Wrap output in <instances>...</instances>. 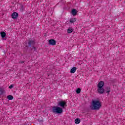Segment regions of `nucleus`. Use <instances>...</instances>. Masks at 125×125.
I'll return each mask as SVG.
<instances>
[{
	"mask_svg": "<svg viewBox=\"0 0 125 125\" xmlns=\"http://www.w3.org/2000/svg\"><path fill=\"white\" fill-rule=\"evenodd\" d=\"M67 33H68L69 34H71V33H73V28L71 27H70L69 28H68V29L67 30Z\"/></svg>",
	"mask_w": 125,
	"mask_h": 125,
	"instance_id": "nucleus-10",
	"label": "nucleus"
},
{
	"mask_svg": "<svg viewBox=\"0 0 125 125\" xmlns=\"http://www.w3.org/2000/svg\"><path fill=\"white\" fill-rule=\"evenodd\" d=\"M76 92H77V93H78V94L81 93V88H78L76 90Z\"/></svg>",
	"mask_w": 125,
	"mask_h": 125,
	"instance_id": "nucleus-17",
	"label": "nucleus"
},
{
	"mask_svg": "<svg viewBox=\"0 0 125 125\" xmlns=\"http://www.w3.org/2000/svg\"><path fill=\"white\" fill-rule=\"evenodd\" d=\"M90 108L92 110H99L101 108V102L98 100L92 101Z\"/></svg>",
	"mask_w": 125,
	"mask_h": 125,
	"instance_id": "nucleus-1",
	"label": "nucleus"
},
{
	"mask_svg": "<svg viewBox=\"0 0 125 125\" xmlns=\"http://www.w3.org/2000/svg\"><path fill=\"white\" fill-rule=\"evenodd\" d=\"M53 113L55 114H61L63 112V109L58 106H54L52 108Z\"/></svg>",
	"mask_w": 125,
	"mask_h": 125,
	"instance_id": "nucleus-3",
	"label": "nucleus"
},
{
	"mask_svg": "<svg viewBox=\"0 0 125 125\" xmlns=\"http://www.w3.org/2000/svg\"><path fill=\"white\" fill-rule=\"evenodd\" d=\"M7 98L8 100H12L13 99V96L12 95H8L7 96Z\"/></svg>",
	"mask_w": 125,
	"mask_h": 125,
	"instance_id": "nucleus-12",
	"label": "nucleus"
},
{
	"mask_svg": "<svg viewBox=\"0 0 125 125\" xmlns=\"http://www.w3.org/2000/svg\"><path fill=\"white\" fill-rule=\"evenodd\" d=\"M0 35H1V38H4L5 36H6V34H5L4 32H0Z\"/></svg>",
	"mask_w": 125,
	"mask_h": 125,
	"instance_id": "nucleus-11",
	"label": "nucleus"
},
{
	"mask_svg": "<svg viewBox=\"0 0 125 125\" xmlns=\"http://www.w3.org/2000/svg\"><path fill=\"white\" fill-rule=\"evenodd\" d=\"M76 18H72L70 21V23H74V22H76Z\"/></svg>",
	"mask_w": 125,
	"mask_h": 125,
	"instance_id": "nucleus-13",
	"label": "nucleus"
},
{
	"mask_svg": "<svg viewBox=\"0 0 125 125\" xmlns=\"http://www.w3.org/2000/svg\"><path fill=\"white\" fill-rule=\"evenodd\" d=\"M76 71H77V67H73L70 69V73L71 74H74L76 72Z\"/></svg>",
	"mask_w": 125,
	"mask_h": 125,
	"instance_id": "nucleus-8",
	"label": "nucleus"
},
{
	"mask_svg": "<svg viewBox=\"0 0 125 125\" xmlns=\"http://www.w3.org/2000/svg\"><path fill=\"white\" fill-rule=\"evenodd\" d=\"M11 16L12 19H16L18 17V14L16 12H14L12 14Z\"/></svg>",
	"mask_w": 125,
	"mask_h": 125,
	"instance_id": "nucleus-6",
	"label": "nucleus"
},
{
	"mask_svg": "<svg viewBox=\"0 0 125 125\" xmlns=\"http://www.w3.org/2000/svg\"><path fill=\"white\" fill-rule=\"evenodd\" d=\"M12 87H13V85H12V84L9 86V88H10V89H11V88H12Z\"/></svg>",
	"mask_w": 125,
	"mask_h": 125,
	"instance_id": "nucleus-18",
	"label": "nucleus"
},
{
	"mask_svg": "<svg viewBox=\"0 0 125 125\" xmlns=\"http://www.w3.org/2000/svg\"><path fill=\"white\" fill-rule=\"evenodd\" d=\"M104 84H105V83L103 81H101L99 82L97 85V91L98 93H100V94H102V93H104V91H105V90L104 88H103V86H104Z\"/></svg>",
	"mask_w": 125,
	"mask_h": 125,
	"instance_id": "nucleus-2",
	"label": "nucleus"
},
{
	"mask_svg": "<svg viewBox=\"0 0 125 125\" xmlns=\"http://www.w3.org/2000/svg\"><path fill=\"white\" fill-rule=\"evenodd\" d=\"M77 13H78V11L75 9H73L71 11V14L73 16H75V15H77Z\"/></svg>",
	"mask_w": 125,
	"mask_h": 125,
	"instance_id": "nucleus-7",
	"label": "nucleus"
},
{
	"mask_svg": "<svg viewBox=\"0 0 125 125\" xmlns=\"http://www.w3.org/2000/svg\"><path fill=\"white\" fill-rule=\"evenodd\" d=\"M58 105L62 108H64L66 105V102L65 101H60L58 102Z\"/></svg>",
	"mask_w": 125,
	"mask_h": 125,
	"instance_id": "nucleus-4",
	"label": "nucleus"
},
{
	"mask_svg": "<svg viewBox=\"0 0 125 125\" xmlns=\"http://www.w3.org/2000/svg\"><path fill=\"white\" fill-rule=\"evenodd\" d=\"M105 91H106V93H110V87H107L106 88Z\"/></svg>",
	"mask_w": 125,
	"mask_h": 125,
	"instance_id": "nucleus-14",
	"label": "nucleus"
},
{
	"mask_svg": "<svg viewBox=\"0 0 125 125\" xmlns=\"http://www.w3.org/2000/svg\"><path fill=\"white\" fill-rule=\"evenodd\" d=\"M75 123L76 125H79L81 123V119L80 118L76 119L75 120Z\"/></svg>",
	"mask_w": 125,
	"mask_h": 125,
	"instance_id": "nucleus-9",
	"label": "nucleus"
},
{
	"mask_svg": "<svg viewBox=\"0 0 125 125\" xmlns=\"http://www.w3.org/2000/svg\"><path fill=\"white\" fill-rule=\"evenodd\" d=\"M35 43V42L33 41H30L28 43L29 45H32V44H34Z\"/></svg>",
	"mask_w": 125,
	"mask_h": 125,
	"instance_id": "nucleus-16",
	"label": "nucleus"
},
{
	"mask_svg": "<svg viewBox=\"0 0 125 125\" xmlns=\"http://www.w3.org/2000/svg\"><path fill=\"white\" fill-rule=\"evenodd\" d=\"M49 44L50 45H55L56 44V41L53 39H51L49 40Z\"/></svg>",
	"mask_w": 125,
	"mask_h": 125,
	"instance_id": "nucleus-5",
	"label": "nucleus"
},
{
	"mask_svg": "<svg viewBox=\"0 0 125 125\" xmlns=\"http://www.w3.org/2000/svg\"><path fill=\"white\" fill-rule=\"evenodd\" d=\"M4 91V89L2 88H0V95H1V94H2Z\"/></svg>",
	"mask_w": 125,
	"mask_h": 125,
	"instance_id": "nucleus-15",
	"label": "nucleus"
}]
</instances>
